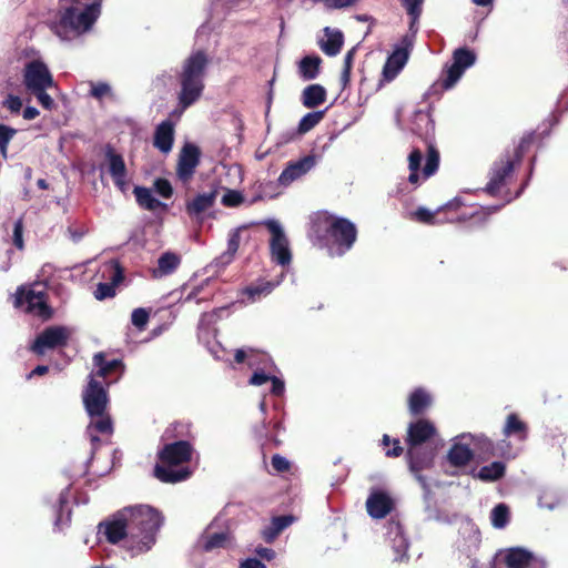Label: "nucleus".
I'll return each instance as SVG.
<instances>
[{"label": "nucleus", "mask_w": 568, "mask_h": 568, "mask_svg": "<svg viewBox=\"0 0 568 568\" xmlns=\"http://www.w3.org/2000/svg\"><path fill=\"white\" fill-rule=\"evenodd\" d=\"M394 507L393 498L384 490H373L366 499L367 514L374 519L385 518Z\"/></svg>", "instance_id": "f3484780"}, {"label": "nucleus", "mask_w": 568, "mask_h": 568, "mask_svg": "<svg viewBox=\"0 0 568 568\" xmlns=\"http://www.w3.org/2000/svg\"><path fill=\"white\" fill-rule=\"evenodd\" d=\"M413 216L415 217V220H417L418 222H422V223H426V224L437 223V221L435 220V217H436L435 212H432L428 209L423 207V206L418 207L413 213Z\"/></svg>", "instance_id": "49530a36"}, {"label": "nucleus", "mask_w": 568, "mask_h": 568, "mask_svg": "<svg viewBox=\"0 0 568 568\" xmlns=\"http://www.w3.org/2000/svg\"><path fill=\"white\" fill-rule=\"evenodd\" d=\"M294 520L291 515L276 516L272 518V524L276 527L277 531L282 532L287 528Z\"/></svg>", "instance_id": "864d4df0"}, {"label": "nucleus", "mask_w": 568, "mask_h": 568, "mask_svg": "<svg viewBox=\"0 0 568 568\" xmlns=\"http://www.w3.org/2000/svg\"><path fill=\"white\" fill-rule=\"evenodd\" d=\"M354 51L355 49H352L349 50L345 58H344V68L343 69H347V70H351L352 69V63H353V58H354Z\"/></svg>", "instance_id": "e2e57ef3"}, {"label": "nucleus", "mask_w": 568, "mask_h": 568, "mask_svg": "<svg viewBox=\"0 0 568 568\" xmlns=\"http://www.w3.org/2000/svg\"><path fill=\"white\" fill-rule=\"evenodd\" d=\"M216 193L207 192L196 195L186 203V212L190 216H199L213 206Z\"/></svg>", "instance_id": "7c9ffc66"}, {"label": "nucleus", "mask_w": 568, "mask_h": 568, "mask_svg": "<svg viewBox=\"0 0 568 568\" xmlns=\"http://www.w3.org/2000/svg\"><path fill=\"white\" fill-rule=\"evenodd\" d=\"M325 39L320 41L321 50L328 57H335L339 53L344 43V36L337 29L324 28Z\"/></svg>", "instance_id": "393cba45"}, {"label": "nucleus", "mask_w": 568, "mask_h": 568, "mask_svg": "<svg viewBox=\"0 0 568 568\" xmlns=\"http://www.w3.org/2000/svg\"><path fill=\"white\" fill-rule=\"evenodd\" d=\"M281 532L277 531L276 527L271 523L268 526L262 529L261 536L266 542H273Z\"/></svg>", "instance_id": "5fc2aeb1"}, {"label": "nucleus", "mask_w": 568, "mask_h": 568, "mask_svg": "<svg viewBox=\"0 0 568 568\" xmlns=\"http://www.w3.org/2000/svg\"><path fill=\"white\" fill-rule=\"evenodd\" d=\"M121 516L128 517L130 528V550L136 554L149 551L156 541V532L162 523V514L148 505L123 508Z\"/></svg>", "instance_id": "f03ea898"}, {"label": "nucleus", "mask_w": 568, "mask_h": 568, "mask_svg": "<svg viewBox=\"0 0 568 568\" xmlns=\"http://www.w3.org/2000/svg\"><path fill=\"white\" fill-rule=\"evenodd\" d=\"M271 384H272V387H271V393L275 396H281L283 395L284 390H285V384L284 382L276 377V376H272L271 378Z\"/></svg>", "instance_id": "4d7b16f0"}, {"label": "nucleus", "mask_w": 568, "mask_h": 568, "mask_svg": "<svg viewBox=\"0 0 568 568\" xmlns=\"http://www.w3.org/2000/svg\"><path fill=\"white\" fill-rule=\"evenodd\" d=\"M409 55L404 51L393 50L392 54L387 58L383 68V75L387 81L394 80L400 70L405 67Z\"/></svg>", "instance_id": "cd10ccee"}, {"label": "nucleus", "mask_w": 568, "mask_h": 568, "mask_svg": "<svg viewBox=\"0 0 568 568\" xmlns=\"http://www.w3.org/2000/svg\"><path fill=\"white\" fill-rule=\"evenodd\" d=\"M69 234L73 242H79L83 237L85 232L84 231H73V230L69 229Z\"/></svg>", "instance_id": "338daca9"}, {"label": "nucleus", "mask_w": 568, "mask_h": 568, "mask_svg": "<svg viewBox=\"0 0 568 568\" xmlns=\"http://www.w3.org/2000/svg\"><path fill=\"white\" fill-rule=\"evenodd\" d=\"M108 400L105 388L95 381L93 375H90V381L83 392V403L88 415L98 419L89 426H112L111 418L105 415Z\"/></svg>", "instance_id": "0eeeda50"}, {"label": "nucleus", "mask_w": 568, "mask_h": 568, "mask_svg": "<svg viewBox=\"0 0 568 568\" xmlns=\"http://www.w3.org/2000/svg\"><path fill=\"white\" fill-rule=\"evenodd\" d=\"M240 229L232 230L229 234L227 240V248L225 252H223L220 256H217L213 261V266L216 268H224L226 267L234 258L239 247H240Z\"/></svg>", "instance_id": "bb28decb"}, {"label": "nucleus", "mask_w": 568, "mask_h": 568, "mask_svg": "<svg viewBox=\"0 0 568 568\" xmlns=\"http://www.w3.org/2000/svg\"><path fill=\"white\" fill-rule=\"evenodd\" d=\"M423 2L424 0H402V4L409 17V23L407 32L402 37L394 49L404 51L407 53V55H409L410 51L413 50L416 40Z\"/></svg>", "instance_id": "9b49d317"}, {"label": "nucleus", "mask_w": 568, "mask_h": 568, "mask_svg": "<svg viewBox=\"0 0 568 568\" xmlns=\"http://www.w3.org/2000/svg\"><path fill=\"white\" fill-rule=\"evenodd\" d=\"M17 301L19 303H24L28 311L33 312L39 316L49 315V308L44 298V290L41 284H36L28 290H18Z\"/></svg>", "instance_id": "2eb2a0df"}, {"label": "nucleus", "mask_w": 568, "mask_h": 568, "mask_svg": "<svg viewBox=\"0 0 568 568\" xmlns=\"http://www.w3.org/2000/svg\"><path fill=\"white\" fill-rule=\"evenodd\" d=\"M406 457L410 471L419 474L430 467L434 454L432 448L419 447L414 449V454L407 452Z\"/></svg>", "instance_id": "b1692460"}, {"label": "nucleus", "mask_w": 568, "mask_h": 568, "mask_svg": "<svg viewBox=\"0 0 568 568\" xmlns=\"http://www.w3.org/2000/svg\"><path fill=\"white\" fill-rule=\"evenodd\" d=\"M102 0H61V14L54 33L62 41H73L89 32L101 14Z\"/></svg>", "instance_id": "f257e3e1"}, {"label": "nucleus", "mask_w": 568, "mask_h": 568, "mask_svg": "<svg viewBox=\"0 0 568 568\" xmlns=\"http://www.w3.org/2000/svg\"><path fill=\"white\" fill-rule=\"evenodd\" d=\"M255 353L253 349H237L235 352V362L241 364L244 363L247 359L248 365L252 367L255 365Z\"/></svg>", "instance_id": "3c124183"}, {"label": "nucleus", "mask_w": 568, "mask_h": 568, "mask_svg": "<svg viewBox=\"0 0 568 568\" xmlns=\"http://www.w3.org/2000/svg\"><path fill=\"white\" fill-rule=\"evenodd\" d=\"M154 189L159 195H161L165 199H169L172 196L173 189L171 186V183L165 179L155 180Z\"/></svg>", "instance_id": "de8ad7c7"}, {"label": "nucleus", "mask_w": 568, "mask_h": 568, "mask_svg": "<svg viewBox=\"0 0 568 568\" xmlns=\"http://www.w3.org/2000/svg\"><path fill=\"white\" fill-rule=\"evenodd\" d=\"M316 163L317 158L313 154L305 155L296 161H290L277 178V185L283 189L288 187L310 173Z\"/></svg>", "instance_id": "ddd939ff"}, {"label": "nucleus", "mask_w": 568, "mask_h": 568, "mask_svg": "<svg viewBox=\"0 0 568 568\" xmlns=\"http://www.w3.org/2000/svg\"><path fill=\"white\" fill-rule=\"evenodd\" d=\"M123 509L115 513L111 518L99 524V534H103L106 541L116 545L125 540L126 547L130 549V528L126 516H121Z\"/></svg>", "instance_id": "f8f14e48"}, {"label": "nucleus", "mask_w": 568, "mask_h": 568, "mask_svg": "<svg viewBox=\"0 0 568 568\" xmlns=\"http://www.w3.org/2000/svg\"><path fill=\"white\" fill-rule=\"evenodd\" d=\"M535 560L534 555L524 548H510L505 556L507 568H529Z\"/></svg>", "instance_id": "c85d7f7f"}, {"label": "nucleus", "mask_w": 568, "mask_h": 568, "mask_svg": "<svg viewBox=\"0 0 568 568\" xmlns=\"http://www.w3.org/2000/svg\"><path fill=\"white\" fill-rule=\"evenodd\" d=\"M285 277L283 271L275 281H261L257 284L247 286L244 293L250 297L252 302L260 300L262 296L268 295L276 286H278Z\"/></svg>", "instance_id": "c756f323"}, {"label": "nucleus", "mask_w": 568, "mask_h": 568, "mask_svg": "<svg viewBox=\"0 0 568 568\" xmlns=\"http://www.w3.org/2000/svg\"><path fill=\"white\" fill-rule=\"evenodd\" d=\"M174 141V125L171 121H162L155 129L153 145L159 151L168 154L173 146Z\"/></svg>", "instance_id": "5701e85b"}, {"label": "nucleus", "mask_w": 568, "mask_h": 568, "mask_svg": "<svg viewBox=\"0 0 568 568\" xmlns=\"http://www.w3.org/2000/svg\"><path fill=\"white\" fill-rule=\"evenodd\" d=\"M150 314L145 308H135L131 314L132 324L140 331L144 329L149 322Z\"/></svg>", "instance_id": "c03bdc74"}, {"label": "nucleus", "mask_w": 568, "mask_h": 568, "mask_svg": "<svg viewBox=\"0 0 568 568\" xmlns=\"http://www.w3.org/2000/svg\"><path fill=\"white\" fill-rule=\"evenodd\" d=\"M467 439L471 437L462 435L460 439L452 445L447 454L448 463L454 467H464L468 465L475 456V452L470 448Z\"/></svg>", "instance_id": "4be33fe9"}, {"label": "nucleus", "mask_w": 568, "mask_h": 568, "mask_svg": "<svg viewBox=\"0 0 568 568\" xmlns=\"http://www.w3.org/2000/svg\"><path fill=\"white\" fill-rule=\"evenodd\" d=\"M325 111H315L306 113L298 123V132L305 134L316 126L324 118Z\"/></svg>", "instance_id": "58836bf2"}, {"label": "nucleus", "mask_w": 568, "mask_h": 568, "mask_svg": "<svg viewBox=\"0 0 568 568\" xmlns=\"http://www.w3.org/2000/svg\"><path fill=\"white\" fill-rule=\"evenodd\" d=\"M435 434L436 428H408L406 437L408 453L414 454L415 448L427 447Z\"/></svg>", "instance_id": "a878e982"}, {"label": "nucleus", "mask_w": 568, "mask_h": 568, "mask_svg": "<svg viewBox=\"0 0 568 568\" xmlns=\"http://www.w3.org/2000/svg\"><path fill=\"white\" fill-rule=\"evenodd\" d=\"M264 224L271 233L270 252L272 262L283 268L290 266L292 262V252L290 248V241L283 226L276 220H267Z\"/></svg>", "instance_id": "1a4fd4ad"}, {"label": "nucleus", "mask_w": 568, "mask_h": 568, "mask_svg": "<svg viewBox=\"0 0 568 568\" xmlns=\"http://www.w3.org/2000/svg\"><path fill=\"white\" fill-rule=\"evenodd\" d=\"M48 366H44V365H39L37 366L31 373H30V377L32 376H41V375H44L47 372H48Z\"/></svg>", "instance_id": "69168bd1"}, {"label": "nucleus", "mask_w": 568, "mask_h": 568, "mask_svg": "<svg viewBox=\"0 0 568 568\" xmlns=\"http://www.w3.org/2000/svg\"><path fill=\"white\" fill-rule=\"evenodd\" d=\"M59 509L60 511H62V509L68 505V496H67V493H61L59 495Z\"/></svg>", "instance_id": "774afa93"}, {"label": "nucleus", "mask_w": 568, "mask_h": 568, "mask_svg": "<svg viewBox=\"0 0 568 568\" xmlns=\"http://www.w3.org/2000/svg\"><path fill=\"white\" fill-rule=\"evenodd\" d=\"M506 465L503 462H493L483 466L478 471V478L483 481H495L504 477Z\"/></svg>", "instance_id": "4c0bfd02"}, {"label": "nucleus", "mask_w": 568, "mask_h": 568, "mask_svg": "<svg viewBox=\"0 0 568 568\" xmlns=\"http://www.w3.org/2000/svg\"><path fill=\"white\" fill-rule=\"evenodd\" d=\"M382 444L384 447H388L389 445H393V447L390 449H387L385 452V455L387 457H393V458L399 457L404 452V448L402 447L399 439L392 438L389 435L385 434L383 436Z\"/></svg>", "instance_id": "37998d69"}, {"label": "nucleus", "mask_w": 568, "mask_h": 568, "mask_svg": "<svg viewBox=\"0 0 568 568\" xmlns=\"http://www.w3.org/2000/svg\"><path fill=\"white\" fill-rule=\"evenodd\" d=\"M93 365L97 368L95 375L103 378L114 371H123V364L120 359L106 361L103 353H97L93 356Z\"/></svg>", "instance_id": "f704fd0d"}, {"label": "nucleus", "mask_w": 568, "mask_h": 568, "mask_svg": "<svg viewBox=\"0 0 568 568\" xmlns=\"http://www.w3.org/2000/svg\"><path fill=\"white\" fill-rule=\"evenodd\" d=\"M505 426H524L516 414H509L507 416Z\"/></svg>", "instance_id": "680f3d73"}, {"label": "nucleus", "mask_w": 568, "mask_h": 568, "mask_svg": "<svg viewBox=\"0 0 568 568\" xmlns=\"http://www.w3.org/2000/svg\"><path fill=\"white\" fill-rule=\"evenodd\" d=\"M23 84L27 91L34 95L45 110L53 109L54 101L47 93V90L54 87V81L49 68L43 61L36 59L24 64Z\"/></svg>", "instance_id": "423d86ee"}, {"label": "nucleus", "mask_w": 568, "mask_h": 568, "mask_svg": "<svg viewBox=\"0 0 568 568\" xmlns=\"http://www.w3.org/2000/svg\"><path fill=\"white\" fill-rule=\"evenodd\" d=\"M514 172V161L509 158L500 159L495 162L490 173L489 181L485 187V191L495 195L499 189L505 184L506 179Z\"/></svg>", "instance_id": "412c9836"}, {"label": "nucleus", "mask_w": 568, "mask_h": 568, "mask_svg": "<svg viewBox=\"0 0 568 568\" xmlns=\"http://www.w3.org/2000/svg\"><path fill=\"white\" fill-rule=\"evenodd\" d=\"M423 160V154L419 150H413L408 155V169L409 176L408 181L413 185H419L422 181L432 176L438 169L439 164V154L438 152L430 148L427 154L426 163L423 168V174H419V169Z\"/></svg>", "instance_id": "9d476101"}, {"label": "nucleus", "mask_w": 568, "mask_h": 568, "mask_svg": "<svg viewBox=\"0 0 568 568\" xmlns=\"http://www.w3.org/2000/svg\"><path fill=\"white\" fill-rule=\"evenodd\" d=\"M462 205H464L462 199L460 197H455L454 200H452L448 203H446L444 207L456 210V209H458Z\"/></svg>", "instance_id": "0e129e2a"}, {"label": "nucleus", "mask_w": 568, "mask_h": 568, "mask_svg": "<svg viewBox=\"0 0 568 568\" xmlns=\"http://www.w3.org/2000/svg\"><path fill=\"white\" fill-rule=\"evenodd\" d=\"M272 375L266 374L264 371H255L252 377L250 378V384L254 386H261L266 382H270Z\"/></svg>", "instance_id": "6e6d98bb"}, {"label": "nucleus", "mask_w": 568, "mask_h": 568, "mask_svg": "<svg viewBox=\"0 0 568 568\" xmlns=\"http://www.w3.org/2000/svg\"><path fill=\"white\" fill-rule=\"evenodd\" d=\"M2 104L11 113H19L23 105L21 98L13 94H9Z\"/></svg>", "instance_id": "09e8293b"}, {"label": "nucleus", "mask_w": 568, "mask_h": 568, "mask_svg": "<svg viewBox=\"0 0 568 568\" xmlns=\"http://www.w3.org/2000/svg\"><path fill=\"white\" fill-rule=\"evenodd\" d=\"M38 115H39V110L34 106H27L22 113V116L24 120H33Z\"/></svg>", "instance_id": "052dcab7"}, {"label": "nucleus", "mask_w": 568, "mask_h": 568, "mask_svg": "<svg viewBox=\"0 0 568 568\" xmlns=\"http://www.w3.org/2000/svg\"><path fill=\"white\" fill-rule=\"evenodd\" d=\"M210 60L203 50L192 52L181 64L178 73L180 91L178 93L181 112L200 100L205 84L204 79Z\"/></svg>", "instance_id": "20e7f679"}, {"label": "nucleus", "mask_w": 568, "mask_h": 568, "mask_svg": "<svg viewBox=\"0 0 568 568\" xmlns=\"http://www.w3.org/2000/svg\"><path fill=\"white\" fill-rule=\"evenodd\" d=\"M255 552L256 555L264 559V560H267V561H271L273 560L275 557H276V552L274 549L272 548H266V547H257L255 549Z\"/></svg>", "instance_id": "13d9d810"}, {"label": "nucleus", "mask_w": 568, "mask_h": 568, "mask_svg": "<svg viewBox=\"0 0 568 568\" xmlns=\"http://www.w3.org/2000/svg\"><path fill=\"white\" fill-rule=\"evenodd\" d=\"M200 162V150L196 145L186 143L179 155L176 174L180 180L187 182L194 174Z\"/></svg>", "instance_id": "dca6fc26"}, {"label": "nucleus", "mask_w": 568, "mask_h": 568, "mask_svg": "<svg viewBox=\"0 0 568 568\" xmlns=\"http://www.w3.org/2000/svg\"><path fill=\"white\" fill-rule=\"evenodd\" d=\"M16 134V129L0 123V153L4 159L8 156L9 143Z\"/></svg>", "instance_id": "a19ab883"}, {"label": "nucleus", "mask_w": 568, "mask_h": 568, "mask_svg": "<svg viewBox=\"0 0 568 568\" xmlns=\"http://www.w3.org/2000/svg\"><path fill=\"white\" fill-rule=\"evenodd\" d=\"M194 453L193 445L187 440H176L164 444L158 452V463L154 466V477L165 484H176L189 479L192 475L186 465Z\"/></svg>", "instance_id": "7ed1b4c3"}, {"label": "nucleus", "mask_w": 568, "mask_h": 568, "mask_svg": "<svg viewBox=\"0 0 568 568\" xmlns=\"http://www.w3.org/2000/svg\"><path fill=\"white\" fill-rule=\"evenodd\" d=\"M322 60L320 57L307 55L304 57L298 64L300 75L304 80H313L317 77L320 71V64Z\"/></svg>", "instance_id": "e433bc0d"}, {"label": "nucleus", "mask_w": 568, "mask_h": 568, "mask_svg": "<svg viewBox=\"0 0 568 568\" xmlns=\"http://www.w3.org/2000/svg\"><path fill=\"white\" fill-rule=\"evenodd\" d=\"M22 233H23V223H22V220L19 219L14 222L13 236H12L13 244L19 250H22L24 246Z\"/></svg>", "instance_id": "8fccbe9b"}, {"label": "nucleus", "mask_w": 568, "mask_h": 568, "mask_svg": "<svg viewBox=\"0 0 568 568\" xmlns=\"http://www.w3.org/2000/svg\"><path fill=\"white\" fill-rule=\"evenodd\" d=\"M241 568H266V566L256 558H247L241 564Z\"/></svg>", "instance_id": "bf43d9fd"}, {"label": "nucleus", "mask_w": 568, "mask_h": 568, "mask_svg": "<svg viewBox=\"0 0 568 568\" xmlns=\"http://www.w3.org/2000/svg\"><path fill=\"white\" fill-rule=\"evenodd\" d=\"M103 276L110 280V283H99L94 291V297L99 301L113 297L115 294V285L123 280V273L116 261H111L104 267Z\"/></svg>", "instance_id": "a211bd4d"}, {"label": "nucleus", "mask_w": 568, "mask_h": 568, "mask_svg": "<svg viewBox=\"0 0 568 568\" xmlns=\"http://www.w3.org/2000/svg\"><path fill=\"white\" fill-rule=\"evenodd\" d=\"M105 160L115 186L124 193L128 190V171L122 155L116 153L111 146H108Z\"/></svg>", "instance_id": "6ab92c4d"}, {"label": "nucleus", "mask_w": 568, "mask_h": 568, "mask_svg": "<svg viewBox=\"0 0 568 568\" xmlns=\"http://www.w3.org/2000/svg\"><path fill=\"white\" fill-rule=\"evenodd\" d=\"M316 233L325 232L324 245L331 256H342L352 248L357 231L354 223L346 219L323 216L314 223Z\"/></svg>", "instance_id": "39448f33"}, {"label": "nucleus", "mask_w": 568, "mask_h": 568, "mask_svg": "<svg viewBox=\"0 0 568 568\" xmlns=\"http://www.w3.org/2000/svg\"><path fill=\"white\" fill-rule=\"evenodd\" d=\"M406 404L412 416H420L433 406L434 395L427 387H414L407 394Z\"/></svg>", "instance_id": "aec40b11"}, {"label": "nucleus", "mask_w": 568, "mask_h": 568, "mask_svg": "<svg viewBox=\"0 0 568 568\" xmlns=\"http://www.w3.org/2000/svg\"><path fill=\"white\" fill-rule=\"evenodd\" d=\"M202 549L206 552L214 549L226 548L231 542V534L227 531L209 532L206 531L202 538Z\"/></svg>", "instance_id": "2f4dec72"}, {"label": "nucleus", "mask_w": 568, "mask_h": 568, "mask_svg": "<svg viewBox=\"0 0 568 568\" xmlns=\"http://www.w3.org/2000/svg\"><path fill=\"white\" fill-rule=\"evenodd\" d=\"M90 95L97 100H102L105 97L112 95V89L106 82H93L90 83Z\"/></svg>", "instance_id": "79ce46f5"}, {"label": "nucleus", "mask_w": 568, "mask_h": 568, "mask_svg": "<svg viewBox=\"0 0 568 568\" xmlns=\"http://www.w3.org/2000/svg\"><path fill=\"white\" fill-rule=\"evenodd\" d=\"M476 62V54L467 48H458L453 52L452 63L446 64L442 72L440 84L445 90L453 89L465 71Z\"/></svg>", "instance_id": "6e6552de"}, {"label": "nucleus", "mask_w": 568, "mask_h": 568, "mask_svg": "<svg viewBox=\"0 0 568 568\" xmlns=\"http://www.w3.org/2000/svg\"><path fill=\"white\" fill-rule=\"evenodd\" d=\"M326 100V90L321 84L307 85L302 92L303 105L313 109L324 103Z\"/></svg>", "instance_id": "473e14b6"}, {"label": "nucleus", "mask_w": 568, "mask_h": 568, "mask_svg": "<svg viewBox=\"0 0 568 568\" xmlns=\"http://www.w3.org/2000/svg\"><path fill=\"white\" fill-rule=\"evenodd\" d=\"M138 204L149 211H155L165 207V204L153 196L152 191L148 187L135 186L133 191Z\"/></svg>", "instance_id": "c9c22d12"}, {"label": "nucleus", "mask_w": 568, "mask_h": 568, "mask_svg": "<svg viewBox=\"0 0 568 568\" xmlns=\"http://www.w3.org/2000/svg\"><path fill=\"white\" fill-rule=\"evenodd\" d=\"M491 524L495 528L501 529L509 521V508L505 504H498L491 510Z\"/></svg>", "instance_id": "ea45409f"}, {"label": "nucleus", "mask_w": 568, "mask_h": 568, "mask_svg": "<svg viewBox=\"0 0 568 568\" xmlns=\"http://www.w3.org/2000/svg\"><path fill=\"white\" fill-rule=\"evenodd\" d=\"M244 197L241 192L235 190H227L222 196V204L230 207H235L243 202Z\"/></svg>", "instance_id": "a18cd8bd"}, {"label": "nucleus", "mask_w": 568, "mask_h": 568, "mask_svg": "<svg viewBox=\"0 0 568 568\" xmlns=\"http://www.w3.org/2000/svg\"><path fill=\"white\" fill-rule=\"evenodd\" d=\"M271 464H272V467L277 471V473H285L287 470H290V462L281 456V455H274L272 457V460H271Z\"/></svg>", "instance_id": "603ef678"}, {"label": "nucleus", "mask_w": 568, "mask_h": 568, "mask_svg": "<svg viewBox=\"0 0 568 568\" xmlns=\"http://www.w3.org/2000/svg\"><path fill=\"white\" fill-rule=\"evenodd\" d=\"M71 335V329L64 326H50L38 335L31 349L43 355L45 351L64 346Z\"/></svg>", "instance_id": "4468645a"}, {"label": "nucleus", "mask_w": 568, "mask_h": 568, "mask_svg": "<svg viewBox=\"0 0 568 568\" xmlns=\"http://www.w3.org/2000/svg\"><path fill=\"white\" fill-rule=\"evenodd\" d=\"M181 263V258L173 252L163 253L158 260V267L153 271L154 277L172 274Z\"/></svg>", "instance_id": "72a5a7b5"}]
</instances>
